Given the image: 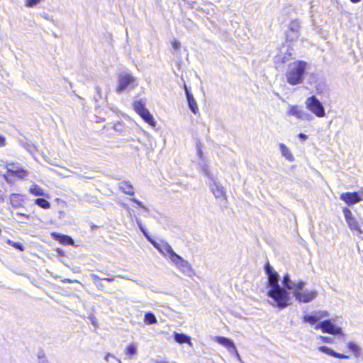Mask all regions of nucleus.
Segmentation results:
<instances>
[{
  "label": "nucleus",
  "instance_id": "1",
  "mask_svg": "<svg viewBox=\"0 0 363 363\" xmlns=\"http://www.w3.org/2000/svg\"><path fill=\"white\" fill-rule=\"evenodd\" d=\"M265 272L268 277L267 296L271 298L270 305L283 309L290 305V293L282 288L279 284V274L273 269L269 264L265 265Z\"/></svg>",
  "mask_w": 363,
  "mask_h": 363
},
{
  "label": "nucleus",
  "instance_id": "2",
  "mask_svg": "<svg viewBox=\"0 0 363 363\" xmlns=\"http://www.w3.org/2000/svg\"><path fill=\"white\" fill-rule=\"evenodd\" d=\"M307 66L308 63L302 60L290 63L285 73L287 83L292 86L301 84L305 78Z\"/></svg>",
  "mask_w": 363,
  "mask_h": 363
},
{
  "label": "nucleus",
  "instance_id": "3",
  "mask_svg": "<svg viewBox=\"0 0 363 363\" xmlns=\"http://www.w3.org/2000/svg\"><path fill=\"white\" fill-rule=\"evenodd\" d=\"M118 85L116 89L118 94H121L125 91H129L138 86V81L135 77L129 72H121L118 76Z\"/></svg>",
  "mask_w": 363,
  "mask_h": 363
},
{
  "label": "nucleus",
  "instance_id": "4",
  "mask_svg": "<svg viewBox=\"0 0 363 363\" xmlns=\"http://www.w3.org/2000/svg\"><path fill=\"white\" fill-rule=\"evenodd\" d=\"M305 282L300 281L297 283V287L293 291L296 299L302 303H308L314 300L318 296V291L315 290H305Z\"/></svg>",
  "mask_w": 363,
  "mask_h": 363
},
{
  "label": "nucleus",
  "instance_id": "5",
  "mask_svg": "<svg viewBox=\"0 0 363 363\" xmlns=\"http://www.w3.org/2000/svg\"><path fill=\"white\" fill-rule=\"evenodd\" d=\"M306 108L318 118L325 116V110L323 104L315 96H311L306 99Z\"/></svg>",
  "mask_w": 363,
  "mask_h": 363
},
{
  "label": "nucleus",
  "instance_id": "6",
  "mask_svg": "<svg viewBox=\"0 0 363 363\" xmlns=\"http://www.w3.org/2000/svg\"><path fill=\"white\" fill-rule=\"evenodd\" d=\"M133 108L140 116L152 127H155L156 122L154 120L152 115L150 113L148 109L146 108L145 104L142 100L135 101L133 102Z\"/></svg>",
  "mask_w": 363,
  "mask_h": 363
},
{
  "label": "nucleus",
  "instance_id": "7",
  "mask_svg": "<svg viewBox=\"0 0 363 363\" xmlns=\"http://www.w3.org/2000/svg\"><path fill=\"white\" fill-rule=\"evenodd\" d=\"M315 329H320L324 333H328L333 335L342 334V328L333 324L331 320L328 319L319 322L315 326Z\"/></svg>",
  "mask_w": 363,
  "mask_h": 363
},
{
  "label": "nucleus",
  "instance_id": "8",
  "mask_svg": "<svg viewBox=\"0 0 363 363\" xmlns=\"http://www.w3.org/2000/svg\"><path fill=\"white\" fill-rule=\"evenodd\" d=\"M5 167L9 174L18 179H23L28 175V171L21 167L18 164L8 162L6 164Z\"/></svg>",
  "mask_w": 363,
  "mask_h": 363
},
{
  "label": "nucleus",
  "instance_id": "9",
  "mask_svg": "<svg viewBox=\"0 0 363 363\" xmlns=\"http://www.w3.org/2000/svg\"><path fill=\"white\" fill-rule=\"evenodd\" d=\"M344 215L349 228L352 231H356L357 235H362L363 233V230H362L359 222L352 216V212L349 209L345 208L344 210Z\"/></svg>",
  "mask_w": 363,
  "mask_h": 363
},
{
  "label": "nucleus",
  "instance_id": "10",
  "mask_svg": "<svg viewBox=\"0 0 363 363\" xmlns=\"http://www.w3.org/2000/svg\"><path fill=\"white\" fill-rule=\"evenodd\" d=\"M171 261L174 263L184 274L190 276L192 270L190 264L186 260L177 254L172 257Z\"/></svg>",
  "mask_w": 363,
  "mask_h": 363
},
{
  "label": "nucleus",
  "instance_id": "11",
  "mask_svg": "<svg viewBox=\"0 0 363 363\" xmlns=\"http://www.w3.org/2000/svg\"><path fill=\"white\" fill-rule=\"evenodd\" d=\"M203 171L205 172L206 175L210 177L211 179H212L213 181V183L210 185V188L213 195L216 198L225 196V194L223 190V186L220 184L218 183L216 181L213 180V178L210 177V174H208V172L206 167L203 168Z\"/></svg>",
  "mask_w": 363,
  "mask_h": 363
},
{
  "label": "nucleus",
  "instance_id": "12",
  "mask_svg": "<svg viewBox=\"0 0 363 363\" xmlns=\"http://www.w3.org/2000/svg\"><path fill=\"white\" fill-rule=\"evenodd\" d=\"M184 88L185 91V94L186 97V100L188 102V106L191 112L194 114L199 113V108L197 106V103L191 94L190 89L187 87L186 84H184Z\"/></svg>",
  "mask_w": 363,
  "mask_h": 363
},
{
  "label": "nucleus",
  "instance_id": "13",
  "mask_svg": "<svg viewBox=\"0 0 363 363\" xmlns=\"http://www.w3.org/2000/svg\"><path fill=\"white\" fill-rule=\"evenodd\" d=\"M340 199L344 201L347 205H354L362 200L357 192H346L340 195Z\"/></svg>",
  "mask_w": 363,
  "mask_h": 363
},
{
  "label": "nucleus",
  "instance_id": "14",
  "mask_svg": "<svg viewBox=\"0 0 363 363\" xmlns=\"http://www.w3.org/2000/svg\"><path fill=\"white\" fill-rule=\"evenodd\" d=\"M318 350L323 353L327 354L330 356L334 357L339 359H348L349 357L344 354L338 353L334 351L333 349L326 346H320Z\"/></svg>",
  "mask_w": 363,
  "mask_h": 363
},
{
  "label": "nucleus",
  "instance_id": "15",
  "mask_svg": "<svg viewBox=\"0 0 363 363\" xmlns=\"http://www.w3.org/2000/svg\"><path fill=\"white\" fill-rule=\"evenodd\" d=\"M216 341L218 344L225 347L229 352L235 351V345L234 342L229 338L225 337H216Z\"/></svg>",
  "mask_w": 363,
  "mask_h": 363
},
{
  "label": "nucleus",
  "instance_id": "16",
  "mask_svg": "<svg viewBox=\"0 0 363 363\" xmlns=\"http://www.w3.org/2000/svg\"><path fill=\"white\" fill-rule=\"evenodd\" d=\"M23 201L24 196L21 194H12L10 196V203L12 207H13L14 208L22 207Z\"/></svg>",
  "mask_w": 363,
  "mask_h": 363
},
{
  "label": "nucleus",
  "instance_id": "17",
  "mask_svg": "<svg viewBox=\"0 0 363 363\" xmlns=\"http://www.w3.org/2000/svg\"><path fill=\"white\" fill-rule=\"evenodd\" d=\"M52 235L55 240H58L60 242H61L62 244L68 245H74L73 239L68 235H62V234H59L57 233H52Z\"/></svg>",
  "mask_w": 363,
  "mask_h": 363
},
{
  "label": "nucleus",
  "instance_id": "18",
  "mask_svg": "<svg viewBox=\"0 0 363 363\" xmlns=\"http://www.w3.org/2000/svg\"><path fill=\"white\" fill-rule=\"evenodd\" d=\"M282 284L284 289L291 290L294 291L297 287V283H295L294 281H291L290 279V276L289 274H285L282 279Z\"/></svg>",
  "mask_w": 363,
  "mask_h": 363
},
{
  "label": "nucleus",
  "instance_id": "19",
  "mask_svg": "<svg viewBox=\"0 0 363 363\" xmlns=\"http://www.w3.org/2000/svg\"><path fill=\"white\" fill-rule=\"evenodd\" d=\"M161 250L162 252H160V253L164 256L168 255L170 259H172V257H174V255H177V253L173 250L171 245L167 242H162Z\"/></svg>",
  "mask_w": 363,
  "mask_h": 363
},
{
  "label": "nucleus",
  "instance_id": "20",
  "mask_svg": "<svg viewBox=\"0 0 363 363\" xmlns=\"http://www.w3.org/2000/svg\"><path fill=\"white\" fill-rule=\"evenodd\" d=\"M174 339L179 344L187 343V344L191 345L190 337L184 333H179L174 332Z\"/></svg>",
  "mask_w": 363,
  "mask_h": 363
},
{
  "label": "nucleus",
  "instance_id": "21",
  "mask_svg": "<svg viewBox=\"0 0 363 363\" xmlns=\"http://www.w3.org/2000/svg\"><path fill=\"white\" fill-rule=\"evenodd\" d=\"M279 149L281 155L284 157L288 161L293 162L294 160V155H292L290 150L286 145H284V143H280Z\"/></svg>",
  "mask_w": 363,
  "mask_h": 363
},
{
  "label": "nucleus",
  "instance_id": "22",
  "mask_svg": "<svg viewBox=\"0 0 363 363\" xmlns=\"http://www.w3.org/2000/svg\"><path fill=\"white\" fill-rule=\"evenodd\" d=\"M302 111L297 105H289L286 115L289 116H293L299 119Z\"/></svg>",
  "mask_w": 363,
  "mask_h": 363
},
{
  "label": "nucleus",
  "instance_id": "23",
  "mask_svg": "<svg viewBox=\"0 0 363 363\" xmlns=\"http://www.w3.org/2000/svg\"><path fill=\"white\" fill-rule=\"evenodd\" d=\"M119 189L125 194H128L130 196L134 195L133 187L128 182L123 181V182H120L119 183Z\"/></svg>",
  "mask_w": 363,
  "mask_h": 363
},
{
  "label": "nucleus",
  "instance_id": "24",
  "mask_svg": "<svg viewBox=\"0 0 363 363\" xmlns=\"http://www.w3.org/2000/svg\"><path fill=\"white\" fill-rule=\"evenodd\" d=\"M124 353L125 355L128 357V358L131 359L135 357L138 353V347L135 343H131L128 345L125 350Z\"/></svg>",
  "mask_w": 363,
  "mask_h": 363
},
{
  "label": "nucleus",
  "instance_id": "25",
  "mask_svg": "<svg viewBox=\"0 0 363 363\" xmlns=\"http://www.w3.org/2000/svg\"><path fill=\"white\" fill-rule=\"evenodd\" d=\"M29 192L36 196H43L45 194L43 189L35 184L30 186Z\"/></svg>",
  "mask_w": 363,
  "mask_h": 363
},
{
  "label": "nucleus",
  "instance_id": "26",
  "mask_svg": "<svg viewBox=\"0 0 363 363\" xmlns=\"http://www.w3.org/2000/svg\"><path fill=\"white\" fill-rule=\"evenodd\" d=\"M144 321L148 325L155 324L157 323L155 315L152 312H147L145 314Z\"/></svg>",
  "mask_w": 363,
  "mask_h": 363
},
{
  "label": "nucleus",
  "instance_id": "27",
  "mask_svg": "<svg viewBox=\"0 0 363 363\" xmlns=\"http://www.w3.org/2000/svg\"><path fill=\"white\" fill-rule=\"evenodd\" d=\"M35 203L44 209H48L50 208V203L45 199L38 198L35 200Z\"/></svg>",
  "mask_w": 363,
  "mask_h": 363
},
{
  "label": "nucleus",
  "instance_id": "28",
  "mask_svg": "<svg viewBox=\"0 0 363 363\" xmlns=\"http://www.w3.org/2000/svg\"><path fill=\"white\" fill-rule=\"evenodd\" d=\"M303 321L305 323H308L311 325H314L318 321V320L317 315L315 313L314 315H306L303 317Z\"/></svg>",
  "mask_w": 363,
  "mask_h": 363
},
{
  "label": "nucleus",
  "instance_id": "29",
  "mask_svg": "<svg viewBox=\"0 0 363 363\" xmlns=\"http://www.w3.org/2000/svg\"><path fill=\"white\" fill-rule=\"evenodd\" d=\"M347 347L352 352L355 354H357L360 350L359 346L352 342H350L347 344Z\"/></svg>",
  "mask_w": 363,
  "mask_h": 363
},
{
  "label": "nucleus",
  "instance_id": "30",
  "mask_svg": "<svg viewBox=\"0 0 363 363\" xmlns=\"http://www.w3.org/2000/svg\"><path fill=\"white\" fill-rule=\"evenodd\" d=\"M313 119V116L309 113L302 111L301 114L300 116L299 120L301 121H311Z\"/></svg>",
  "mask_w": 363,
  "mask_h": 363
},
{
  "label": "nucleus",
  "instance_id": "31",
  "mask_svg": "<svg viewBox=\"0 0 363 363\" xmlns=\"http://www.w3.org/2000/svg\"><path fill=\"white\" fill-rule=\"evenodd\" d=\"M136 223H137V225H138L139 229L143 233V234L145 237V238H147V236H149L150 235L148 234L146 229L143 225L141 220L140 219H136Z\"/></svg>",
  "mask_w": 363,
  "mask_h": 363
},
{
  "label": "nucleus",
  "instance_id": "32",
  "mask_svg": "<svg viewBox=\"0 0 363 363\" xmlns=\"http://www.w3.org/2000/svg\"><path fill=\"white\" fill-rule=\"evenodd\" d=\"M289 57H290V55H277L276 57V62H280L281 63H285L286 62H287L289 60Z\"/></svg>",
  "mask_w": 363,
  "mask_h": 363
},
{
  "label": "nucleus",
  "instance_id": "33",
  "mask_svg": "<svg viewBox=\"0 0 363 363\" xmlns=\"http://www.w3.org/2000/svg\"><path fill=\"white\" fill-rule=\"evenodd\" d=\"M315 315H317L318 321L323 318H326V317L329 316L328 312H327L325 311H320L315 312Z\"/></svg>",
  "mask_w": 363,
  "mask_h": 363
},
{
  "label": "nucleus",
  "instance_id": "34",
  "mask_svg": "<svg viewBox=\"0 0 363 363\" xmlns=\"http://www.w3.org/2000/svg\"><path fill=\"white\" fill-rule=\"evenodd\" d=\"M130 200L135 203L140 208L144 209L145 211H149V209L146 206H145L140 201L138 200L135 198H133Z\"/></svg>",
  "mask_w": 363,
  "mask_h": 363
},
{
  "label": "nucleus",
  "instance_id": "35",
  "mask_svg": "<svg viewBox=\"0 0 363 363\" xmlns=\"http://www.w3.org/2000/svg\"><path fill=\"white\" fill-rule=\"evenodd\" d=\"M318 338L325 343L330 344L333 342V339L330 337L320 335Z\"/></svg>",
  "mask_w": 363,
  "mask_h": 363
},
{
  "label": "nucleus",
  "instance_id": "36",
  "mask_svg": "<svg viewBox=\"0 0 363 363\" xmlns=\"http://www.w3.org/2000/svg\"><path fill=\"white\" fill-rule=\"evenodd\" d=\"M110 358L115 359L118 363H121V360L116 358L114 355L111 354V353H107L104 357L105 360L106 362H110Z\"/></svg>",
  "mask_w": 363,
  "mask_h": 363
},
{
  "label": "nucleus",
  "instance_id": "37",
  "mask_svg": "<svg viewBox=\"0 0 363 363\" xmlns=\"http://www.w3.org/2000/svg\"><path fill=\"white\" fill-rule=\"evenodd\" d=\"M91 279L93 280V281L96 284L98 283L99 281L101 280H103L101 277H99L98 275L95 274H91L90 275Z\"/></svg>",
  "mask_w": 363,
  "mask_h": 363
},
{
  "label": "nucleus",
  "instance_id": "38",
  "mask_svg": "<svg viewBox=\"0 0 363 363\" xmlns=\"http://www.w3.org/2000/svg\"><path fill=\"white\" fill-rule=\"evenodd\" d=\"M15 248L21 250V251H23L24 250V247L23 245L20 243V242H13V245H12Z\"/></svg>",
  "mask_w": 363,
  "mask_h": 363
},
{
  "label": "nucleus",
  "instance_id": "39",
  "mask_svg": "<svg viewBox=\"0 0 363 363\" xmlns=\"http://www.w3.org/2000/svg\"><path fill=\"white\" fill-rule=\"evenodd\" d=\"M96 91L97 93V96L94 97V99L96 101H97L99 100V99H101L102 96H101V89L99 86L96 87Z\"/></svg>",
  "mask_w": 363,
  "mask_h": 363
},
{
  "label": "nucleus",
  "instance_id": "40",
  "mask_svg": "<svg viewBox=\"0 0 363 363\" xmlns=\"http://www.w3.org/2000/svg\"><path fill=\"white\" fill-rule=\"evenodd\" d=\"M146 239L155 247H157L158 242H157L155 240H153L150 235L146 238Z\"/></svg>",
  "mask_w": 363,
  "mask_h": 363
},
{
  "label": "nucleus",
  "instance_id": "41",
  "mask_svg": "<svg viewBox=\"0 0 363 363\" xmlns=\"http://www.w3.org/2000/svg\"><path fill=\"white\" fill-rule=\"evenodd\" d=\"M172 47H173V48H174V50H178V49L179 48V47H180V43H179V42H178V41H176V40H175V41H174V42L172 43Z\"/></svg>",
  "mask_w": 363,
  "mask_h": 363
},
{
  "label": "nucleus",
  "instance_id": "42",
  "mask_svg": "<svg viewBox=\"0 0 363 363\" xmlns=\"http://www.w3.org/2000/svg\"><path fill=\"white\" fill-rule=\"evenodd\" d=\"M6 145V139L4 137L0 135V147H4Z\"/></svg>",
  "mask_w": 363,
  "mask_h": 363
},
{
  "label": "nucleus",
  "instance_id": "43",
  "mask_svg": "<svg viewBox=\"0 0 363 363\" xmlns=\"http://www.w3.org/2000/svg\"><path fill=\"white\" fill-rule=\"evenodd\" d=\"M298 138L302 140H306L308 138V136L306 134L301 133L298 135Z\"/></svg>",
  "mask_w": 363,
  "mask_h": 363
},
{
  "label": "nucleus",
  "instance_id": "44",
  "mask_svg": "<svg viewBox=\"0 0 363 363\" xmlns=\"http://www.w3.org/2000/svg\"><path fill=\"white\" fill-rule=\"evenodd\" d=\"M230 352L233 353L235 354V357L237 358V359L239 361H241V357H240L236 348H235V351H230Z\"/></svg>",
  "mask_w": 363,
  "mask_h": 363
},
{
  "label": "nucleus",
  "instance_id": "45",
  "mask_svg": "<svg viewBox=\"0 0 363 363\" xmlns=\"http://www.w3.org/2000/svg\"><path fill=\"white\" fill-rule=\"evenodd\" d=\"M40 16L44 18L46 20H48V21H53L52 18L51 17H50L47 13H40Z\"/></svg>",
  "mask_w": 363,
  "mask_h": 363
},
{
  "label": "nucleus",
  "instance_id": "46",
  "mask_svg": "<svg viewBox=\"0 0 363 363\" xmlns=\"http://www.w3.org/2000/svg\"><path fill=\"white\" fill-rule=\"evenodd\" d=\"M16 215L18 216L24 217L26 218H29V215L26 214V213H23V212H18L16 213Z\"/></svg>",
  "mask_w": 363,
  "mask_h": 363
},
{
  "label": "nucleus",
  "instance_id": "47",
  "mask_svg": "<svg viewBox=\"0 0 363 363\" xmlns=\"http://www.w3.org/2000/svg\"><path fill=\"white\" fill-rule=\"evenodd\" d=\"M104 281H109V282H111V281H114V278L113 277H103L102 279Z\"/></svg>",
  "mask_w": 363,
  "mask_h": 363
},
{
  "label": "nucleus",
  "instance_id": "48",
  "mask_svg": "<svg viewBox=\"0 0 363 363\" xmlns=\"http://www.w3.org/2000/svg\"><path fill=\"white\" fill-rule=\"evenodd\" d=\"M196 150L202 149V145L199 140H198L196 143Z\"/></svg>",
  "mask_w": 363,
  "mask_h": 363
},
{
  "label": "nucleus",
  "instance_id": "49",
  "mask_svg": "<svg viewBox=\"0 0 363 363\" xmlns=\"http://www.w3.org/2000/svg\"><path fill=\"white\" fill-rule=\"evenodd\" d=\"M196 152H197V155L198 156L202 159L203 158V152H202V149H199V150H196Z\"/></svg>",
  "mask_w": 363,
  "mask_h": 363
},
{
  "label": "nucleus",
  "instance_id": "50",
  "mask_svg": "<svg viewBox=\"0 0 363 363\" xmlns=\"http://www.w3.org/2000/svg\"><path fill=\"white\" fill-rule=\"evenodd\" d=\"M160 252H162V244H158L157 247H155Z\"/></svg>",
  "mask_w": 363,
  "mask_h": 363
},
{
  "label": "nucleus",
  "instance_id": "51",
  "mask_svg": "<svg viewBox=\"0 0 363 363\" xmlns=\"http://www.w3.org/2000/svg\"><path fill=\"white\" fill-rule=\"evenodd\" d=\"M91 322L92 325H96V322L94 318H91Z\"/></svg>",
  "mask_w": 363,
  "mask_h": 363
},
{
  "label": "nucleus",
  "instance_id": "52",
  "mask_svg": "<svg viewBox=\"0 0 363 363\" xmlns=\"http://www.w3.org/2000/svg\"><path fill=\"white\" fill-rule=\"evenodd\" d=\"M64 281H65V282H67V283H72V282H73V281H72V280L69 279H65Z\"/></svg>",
  "mask_w": 363,
  "mask_h": 363
},
{
  "label": "nucleus",
  "instance_id": "53",
  "mask_svg": "<svg viewBox=\"0 0 363 363\" xmlns=\"http://www.w3.org/2000/svg\"><path fill=\"white\" fill-rule=\"evenodd\" d=\"M350 1H351L352 3L356 4V3L359 2L361 0H350Z\"/></svg>",
  "mask_w": 363,
  "mask_h": 363
},
{
  "label": "nucleus",
  "instance_id": "54",
  "mask_svg": "<svg viewBox=\"0 0 363 363\" xmlns=\"http://www.w3.org/2000/svg\"><path fill=\"white\" fill-rule=\"evenodd\" d=\"M40 363H48L45 359H43L40 361Z\"/></svg>",
  "mask_w": 363,
  "mask_h": 363
},
{
  "label": "nucleus",
  "instance_id": "55",
  "mask_svg": "<svg viewBox=\"0 0 363 363\" xmlns=\"http://www.w3.org/2000/svg\"><path fill=\"white\" fill-rule=\"evenodd\" d=\"M96 285L99 287V288H102L103 287V285L101 284H98L96 283Z\"/></svg>",
  "mask_w": 363,
  "mask_h": 363
},
{
  "label": "nucleus",
  "instance_id": "56",
  "mask_svg": "<svg viewBox=\"0 0 363 363\" xmlns=\"http://www.w3.org/2000/svg\"><path fill=\"white\" fill-rule=\"evenodd\" d=\"M79 178H84V176L82 175H79L78 176ZM84 178H86V177H84ZM87 179H90V177H87Z\"/></svg>",
  "mask_w": 363,
  "mask_h": 363
},
{
  "label": "nucleus",
  "instance_id": "57",
  "mask_svg": "<svg viewBox=\"0 0 363 363\" xmlns=\"http://www.w3.org/2000/svg\"><path fill=\"white\" fill-rule=\"evenodd\" d=\"M20 223H26V222H25V221H20Z\"/></svg>",
  "mask_w": 363,
  "mask_h": 363
},
{
  "label": "nucleus",
  "instance_id": "58",
  "mask_svg": "<svg viewBox=\"0 0 363 363\" xmlns=\"http://www.w3.org/2000/svg\"><path fill=\"white\" fill-rule=\"evenodd\" d=\"M160 363H168V362H160Z\"/></svg>",
  "mask_w": 363,
  "mask_h": 363
}]
</instances>
